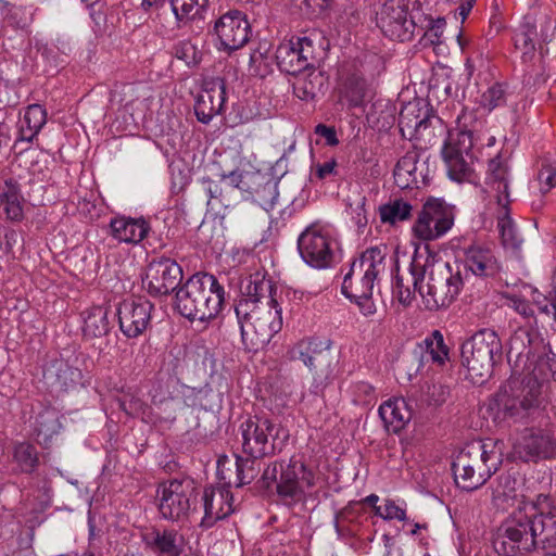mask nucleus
I'll list each match as a JSON object with an SVG mask.
<instances>
[{"label":"nucleus","instance_id":"nucleus-1","mask_svg":"<svg viewBox=\"0 0 556 556\" xmlns=\"http://www.w3.org/2000/svg\"><path fill=\"white\" fill-rule=\"evenodd\" d=\"M266 488L276 483L280 501L293 507L304 504L325 483V476L316 459L305 454L293 455L288 463L273 462L262 475Z\"/></svg>","mask_w":556,"mask_h":556},{"label":"nucleus","instance_id":"nucleus-2","mask_svg":"<svg viewBox=\"0 0 556 556\" xmlns=\"http://www.w3.org/2000/svg\"><path fill=\"white\" fill-rule=\"evenodd\" d=\"M224 302L225 289L217 278L198 273L176 292L175 307L189 320L207 321L218 316Z\"/></svg>","mask_w":556,"mask_h":556},{"label":"nucleus","instance_id":"nucleus-3","mask_svg":"<svg viewBox=\"0 0 556 556\" xmlns=\"http://www.w3.org/2000/svg\"><path fill=\"white\" fill-rule=\"evenodd\" d=\"M497 414L494 419H511L515 422L545 416L548 399L543 383L534 377L510 379L496 395Z\"/></svg>","mask_w":556,"mask_h":556},{"label":"nucleus","instance_id":"nucleus-4","mask_svg":"<svg viewBox=\"0 0 556 556\" xmlns=\"http://www.w3.org/2000/svg\"><path fill=\"white\" fill-rule=\"evenodd\" d=\"M235 311L242 341L249 351L262 350L282 328L281 308L276 300L265 303L238 301Z\"/></svg>","mask_w":556,"mask_h":556},{"label":"nucleus","instance_id":"nucleus-5","mask_svg":"<svg viewBox=\"0 0 556 556\" xmlns=\"http://www.w3.org/2000/svg\"><path fill=\"white\" fill-rule=\"evenodd\" d=\"M422 274L425 280L420 295L429 311L450 306L458 296L465 281L458 262H427L424 264Z\"/></svg>","mask_w":556,"mask_h":556},{"label":"nucleus","instance_id":"nucleus-6","mask_svg":"<svg viewBox=\"0 0 556 556\" xmlns=\"http://www.w3.org/2000/svg\"><path fill=\"white\" fill-rule=\"evenodd\" d=\"M501 356L502 342L492 329H481L462 344V364L476 384L491 377L496 357Z\"/></svg>","mask_w":556,"mask_h":556},{"label":"nucleus","instance_id":"nucleus-7","mask_svg":"<svg viewBox=\"0 0 556 556\" xmlns=\"http://www.w3.org/2000/svg\"><path fill=\"white\" fill-rule=\"evenodd\" d=\"M425 22L418 0H388L376 13V25L391 40H410Z\"/></svg>","mask_w":556,"mask_h":556},{"label":"nucleus","instance_id":"nucleus-8","mask_svg":"<svg viewBox=\"0 0 556 556\" xmlns=\"http://www.w3.org/2000/svg\"><path fill=\"white\" fill-rule=\"evenodd\" d=\"M386 245L371 247L353 261L341 288L346 298L352 301H358L359 298H371L379 275L386 269Z\"/></svg>","mask_w":556,"mask_h":556},{"label":"nucleus","instance_id":"nucleus-9","mask_svg":"<svg viewBox=\"0 0 556 556\" xmlns=\"http://www.w3.org/2000/svg\"><path fill=\"white\" fill-rule=\"evenodd\" d=\"M476 144L477 138L471 129H456L448 132L442 148V157L452 180L470 184L479 180L475 168Z\"/></svg>","mask_w":556,"mask_h":556},{"label":"nucleus","instance_id":"nucleus-10","mask_svg":"<svg viewBox=\"0 0 556 556\" xmlns=\"http://www.w3.org/2000/svg\"><path fill=\"white\" fill-rule=\"evenodd\" d=\"M534 504H523L502 522L498 539L495 541L497 553L517 556L519 553L531 552L534 548Z\"/></svg>","mask_w":556,"mask_h":556},{"label":"nucleus","instance_id":"nucleus-11","mask_svg":"<svg viewBox=\"0 0 556 556\" xmlns=\"http://www.w3.org/2000/svg\"><path fill=\"white\" fill-rule=\"evenodd\" d=\"M486 447L488 444H482L457 457L453 470L459 488L466 491L477 490L496 472L501 456L493 450L488 451Z\"/></svg>","mask_w":556,"mask_h":556},{"label":"nucleus","instance_id":"nucleus-12","mask_svg":"<svg viewBox=\"0 0 556 556\" xmlns=\"http://www.w3.org/2000/svg\"><path fill=\"white\" fill-rule=\"evenodd\" d=\"M489 185L495 192L497 204V229L504 247L517 249L521 240L516 231L510 217L509 173L508 167L500 159H493L489 163Z\"/></svg>","mask_w":556,"mask_h":556},{"label":"nucleus","instance_id":"nucleus-13","mask_svg":"<svg viewBox=\"0 0 556 556\" xmlns=\"http://www.w3.org/2000/svg\"><path fill=\"white\" fill-rule=\"evenodd\" d=\"M156 498L163 519L185 523L194 509V482L188 478L163 481L156 489Z\"/></svg>","mask_w":556,"mask_h":556},{"label":"nucleus","instance_id":"nucleus-14","mask_svg":"<svg viewBox=\"0 0 556 556\" xmlns=\"http://www.w3.org/2000/svg\"><path fill=\"white\" fill-rule=\"evenodd\" d=\"M514 454L525 460L547 459L556 455V425L548 418H540L536 426L520 430L513 442Z\"/></svg>","mask_w":556,"mask_h":556},{"label":"nucleus","instance_id":"nucleus-15","mask_svg":"<svg viewBox=\"0 0 556 556\" xmlns=\"http://www.w3.org/2000/svg\"><path fill=\"white\" fill-rule=\"evenodd\" d=\"M336 248L332 229L319 222L307 226L298 239L302 260L316 269H325L333 264Z\"/></svg>","mask_w":556,"mask_h":556},{"label":"nucleus","instance_id":"nucleus-16","mask_svg":"<svg viewBox=\"0 0 556 556\" xmlns=\"http://www.w3.org/2000/svg\"><path fill=\"white\" fill-rule=\"evenodd\" d=\"M453 225L452 208L442 199L429 198L417 214L412 233L421 242L435 241L445 236Z\"/></svg>","mask_w":556,"mask_h":556},{"label":"nucleus","instance_id":"nucleus-17","mask_svg":"<svg viewBox=\"0 0 556 556\" xmlns=\"http://www.w3.org/2000/svg\"><path fill=\"white\" fill-rule=\"evenodd\" d=\"M242 451L252 458H262L276 452L275 441L281 426L267 417L253 416L240 425Z\"/></svg>","mask_w":556,"mask_h":556},{"label":"nucleus","instance_id":"nucleus-18","mask_svg":"<svg viewBox=\"0 0 556 556\" xmlns=\"http://www.w3.org/2000/svg\"><path fill=\"white\" fill-rule=\"evenodd\" d=\"M276 61L280 71L299 75L315 67L317 63L314 42L308 37H292L282 41L276 50Z\"/></svg>","mask_w":556,"mask_h":556},{"label":"nucleus","instance_id":"nucleus-19","mask_svg":"<svg viewBox=\"0 0 556 556\" xmlns=\"http://www.w3.org/2000/svg\"><path fill=\"white\" fill-rule=\"evenodd\" d=\"M182 279L180 265L170 258L153 260L146 268L143 288L153 296L167 295L177 289Z\"/></svg>","mask_w":556,"mask_h":556},{"label":"nucleus","instance_id":"nucleus-20","mask_svg":"<svg viewBox=\"0 0 556 556\" xmlns=\"http://www.w3.org/2000/svg\"><path fill=\"white\" fill-rule=\"evenodd\" d=\"M219 50L231 52L242 48L250 39L251 26L244 13L231 10L223 14L214 25Z\"/></svg>","mask_w":556,"mask_h":556},{"label":"nucleus","instance_id":"nucleus-21","mask_svg":"<svg viewBox=\"0 0 556 556\" xmlns=\"http://www.w3.org/2000/svg\"><path fill=\"white\" fill-rule=\"evenodd\" d=\"M153 304L143 298L126 299L117 307L118 325L122 333L135 339L141 336L151 324Z\"/></svg>","mask_w":556,"mask_h":556},{"label":"nucleus","instance_id":"nucleus-22","mask_svg":"<svg viewBox=\"0 0 556 556\" xmlns=\"http://www.w3.org/2000/svg\"><path fill=\"white\" fill-rule=\"evenodd\" d=\"M140 538L144 548L155 556H187L185 538L176 529L153 526L146 528Z\"/></svg>","mask_w":556,"mask_h":556},{"label":"nucleus","instance_id":"nucleus-23","mask_svg":"<svg viewBox=\"0 0 556 556\" xmlns=\"http://www.w3.org/2000/svg\"><path fill=\"white\" fill-rule=\"evenodd\" d=\"M204 516L200 526L204 529L213 527L218 520L231 515L236 507L232 493L227 485L206 486L202 495Z\"/></svg>","mask_w":556,"mask_h":556},{"label":"nucleus","instance_id":"nucleus-24","mask_svg":"<svg viewBox=\"0 0 556 556\" xmlns=\"http://www.w3.org/2000/svg\"><path fill=\"white\" fill-rule=\"evenodd\" d=\"M462 270L465 269L466 279L471 273L476 277L488 278L496 276L501 270V263L495 251L483 243H473L465 250Z\"/></svg>","mask_w":556,"mask_h":556},{"label":"nucleus","instance_id":"nucleus-25","mask_svg":"<svg viewBox=\"0 0 556 556\" xmlns=\"http://www.w3.org/2000/svg\"><path fill=\"white\" fill-rule=\"evenodd\" d=\"M110 236L119 243L138 244L151 231L150 223L142 216L116 215L109 224Z\"/></svg>","mask_w":556,"mask_h":556},{"label":"nucleus","instance_id":"nucleus-26","mask_svg":"<svg viewBox=\"0 0 556 556\" xmlns=\"http://www.w3.org/2000/svg\"><path fill=\"white\" fill-rule=\"evenodd\" d=\"M226 101V89L223 81L212 83L198 96L194 113L199 122L208 124L212 118L222 112Z\"/></svg>","mask_w":556,"mask_h":556},{"label":"nucleus","instance_id":"nucleus-27","mask_svg":"<svg viewBox=\"0 0 556 556\" xmlns=\"http://www.w3.org/2000/svg\"><path fill=\"white\" fill-rule=\"evenodd\" d=\"M534 548L541 547L546 554L556 556V514L553 511L533 514Z\"/></svg>","mask_w":556,"mask_h":556},{"label":"nucleus","instance_id":"nucleus-28","mask_svg":"<svg viewBox=\"0 0 556 556\" xmlns=\"http://www.w3.org/2000/svg\"><path fill=\"white\" fill-rule=\"evenodd\" d=\"M424 265L419 262L414 261L410 264L409 270L404 275L397 273L394 279L393 290L397 296V300L403 305L407 306L412 303L415 292L420 293V289L424 286Z\"/></svg>","mask_w":556,"mask_h":556},{"label":"nucleus","instance_id":"nucleus-29","mask_svg":"<svg viewBox=\"0 0 556 556\" xmlns=\"http://www.w3.org/2000/svg\"><path fill=\"white\" fill-rule=\"evenodd\" d=\"M110 307L105 305H92L81 312L83 336L86 339H96L106 336L111 329L109 319Z\"/></svg>","mask_w":556,"mask_h":556},{"label":"nucleus","instance_id":"nucleus-30","mask_svg":"<svg viewBox=\"0 0 556 556\" xmlns=\"http://www.w3.org/2000/svg\"><path fill=\"white\" fill-rule=\"evenodd\" d=\"M379 416L386 429L392 433H399L410 420V410L402 397H393L383 402L379 407Z\"/></svg>","mask_w":556,"mask_h":556},{"label":"nucleus","instance_id":"nucleus-31","mask_svg":"<svg viewBox=\"0 0 556 556\" xmlns=\"http://www.w3.org/2000/svg\"><path fill=\"white\" fill-rule=\"evenodd\" d=\"M306 344L312 363L311 372L317 377L327 378L331 371V340L311 337L306 338Z\"/></svg>","mask_w":556,"mask_h":556},{"label":"nucleus","instance_id":"nucleus-32","mask_svg":"<svg viewBox=\"0 0 556 556\" xmlns=\"http://www.w3.org/2000/svg\"><path fill=\"white\" fill-rule=\"evenodd\" d=\"M428 126V110L419 106V103H408L401 110L399 127L404 137L409 136L412 138Z\"/></svg>","mask_w":556,"mask_h":556},{"label":"nucleus","instance_id":"nucleus-33","mask_svg":"<svg viewBox=\"0 0 556 556\" xmlns=\"http://www.w3.org/2000/svg\"><path fill=\"white\" fill-rule=\"evenodd\" d=\"M23 201L18 184L13 179L5 180L0 188V206L10 220L20 222L23 219Z\"/></svg>","mask_w":556,"mask_h":556},{"label":"nucleus","instance_id":"nucleus-34","mask_svg":"<svg viewBox=\"0 0 556 556\" xmlns=\"http://www.w3.org/2000/svg\"><path fill=\"white\" fill-rule=\"evenodd\" d=\"M47 123V111L40 104H30L25 109L18 123L20 140L30 142Z\"/></svg>","mask_w":556,"mask_h":556},{"label":"nucleus","instance_id":"nucleus-35","mask_svg":"<svg viewBox=\"0 0 556 556\" xmlns=\"http://www.w3.org/2000/svg\"><path fill=\"white\" fill-rule=\"evenodd\" d=\"M293 85L294 94L304 101L314 100L323 90L325 77L315 67L298 75Z\"/></svg>","mask_w":556,"mask_h":556},{"label":"nucleus","instance_id":"nucleus-36","mask_svg":"<svg viewBox=\"0 0 556 556\" xmlns=\"http://www.w3.org/2000/svg\"><path fill=\"white\" fill-rule=\"evenodd\" d=\"M61 429L59 413L53 407L43 408L35 419V432L41 443L47 444Z\"/></svg>","mask_w":556,"mask_h":556},{"label":"nucleus","instance_id":"nucleus-37","mask_svg":"<svg viewBox=\"0 0 556 556\" xmlns=\"http://www.w3.org/2000/svg\"><path fill=\"white\" fill-rule=\"evenodd\" d=\"M413 206L403 199H391L379 206V217L382 224L395 225L412 217Z\"/></svg>","mask_w":556,"mask_h":556},{"label":"nucleus","instance_id":"nucleus-38","mask_svg":"<svg viewBox=\"0 0 556 556\" xmlns=\"http://www.w3.org/2000/svg\"><path fill=\"white\" fill-rule=\"evenodd\" d=\"M248 300L254 303H265L267 300H275L271 281L258 275L251 277L239 301Z\"/></svg>","mask_w":556,"mask_h":556},{"label":"nucleus","instance_id":"nucleus-39","mask_svg":"<svg viewBox=\"0 0 556 556\" xmlns=\"http://www.w3.org/2000/svg\"><path fill=\"white\" fill-rule=\"evenodd\" d=\"M369 86L368 79L362 73H352L343 85L344 97L351 105L357 106L366 97Z\"/></svg>","mask_w":556,"mask_h":556},{"label":"nucleus","instance_id":"nucleus-40","mask_svg":"<svg viewBox=\"0 0 556 556\" xmlns=\"http://www.w3.org/2000/svg\"><path fill=\"white\" fill-rule=\"evenodd\" d=\"M119 408L125 412L126 415L140 418L143 422L152 424L155 421L152 408L135 394H126L119 400Z\"/></svg>","mask_w":556,"mask_h":556},{"label":"nucleus","instance_id":"nucleus-41","mask_svg":"<svg viewBox=\"0 0 556 556\" xmlns=\"http://www.w3.org/2000/svg\"><path fill=\"white\" fill-rule=\"evenodd\" d=\"M13 459L20 470L25 473L33 472L39 464L38 452L36 447L28 442H20L14 445Z\"/></svg>","mask_w":556,"mask_h":556},{"label":"nucleus","instance_id":"nucleus-42","mask_svg":"<svg viewBox=\"0 0 556 556\" xmlns=\"http://www.w3.org/2000/svg\"><path fill=\"white\" fill-rule=\"evenodd\" d=\"M536 28L534 25H523L514 36L516 49L520 50L523 62L532 61L535 53L534 38Z\"/></svg>","mask_w":556,"mask_h":556},{"label":"nucleus","instance_id":"nucleus-43","mask_svg":"<svg viewBox=\"0 0 556 556\" xmlns=\"http://www.w3.org/2000/svg\"><path fill=\"white\" fill-rule=\"evenodd\" d=\"M445 25V18H431L425 14V22H421V26H417L416 33L424 31V36L421 38V43L424 46L440 45L442 42V35Z\"/></svg>","mask_w":556,"mask_h":556},{"label":"nucleus","instance_id":"nucleus-44","mask_svg":"<svg viewBox=\"0 0 556 556\" xmlns=\"http://www.w3.org/2000/svg\"><path fill=\"white\" fill-rule=\"evenodd\" d=\"M208 0H170L172 10L178 21L193 20L206 9Z\"/></svg>","mask_w":556,"mask_h":556},{"label":"nucleus","instance_id":"nucleus-45","mask_svg":"<svg viewBox=\"0 0 556 556\" xmlns=\"http://www.w3.org/2000/svg\"><path fill=\"white\" fill-rule=\"evenodd\" d=\"M256 458L248 457L242 458L237 456L236 466V478L233 484L236 486H243L251 483L260 472V468L255 462Z\"/></svg>","mask_w":556,"mask_h":556},{"label":"nucleus","instance_id":"nucleus-46","mask_svg":"<svg viewBox=\"0 0 556 556\" xmlns=\"http://www.w3.org/2000/svg\"><path fill=\"white\" fill-rule=\"evenodd\" d=\"M406 510V504L404 502L396 503L394 500L386 498L379 507H376V516L386 521L397 520L405 522L408 520Z\"/></svg>","mask_w":556,"mask_h":556},{"label":"nucleus","instance_id":"nucleus-47","mask_svg":"<svg viewBox=\"0 0 556 556\" xmlns=\"http://www.w3.org/2000/svg\"><path fill=\"white\" fill-rule=\"evenodd\" d=\"M426 353L431 359L440 365L448 357V349L444 342L443 334L439 330H434L430 337L425 339Z\"/></svg>","mask_w":556,"mask_h":556},{"label":"nucleus","instance_id":"nucleus-48","mask_svg":"<svg viewBox=\"0 0 556 556\" xmlns=\"http://www.w3.org/2000/svg\"><path fill=\"white\" fill-rule=\"evenodd\" d=\"M506 102V92L504 86L494 84L490 86L480 97L479 105L481 109L490 113L496 108L504 105Z\"/></svg>","mask_w":556,"mask_h":556},{"label":"nucleus","instance_id":"nucleus-49","mask_svg":"<svg viewBox=\"0 0 556 556\" xmlns=\"http://www.w3.org/2000/svg\"><path fill=\"white\" fill-rule=\"evenodd\" d=\"M416 169V156L414 154L407 153L402 156L394 168V177L397 184L407 187L409 185V177L414 176Z\"/></svg>","mask_w":556,"mask_h":556},{"label":"nucleus","instance_id":"nucleus-50","mask_svg":"<svg viewBox=\"0 0 556 556\" xmlns=\"http://www.w3.org/2000/svg\"><path fill=\"white\" fill-rule=\"evenodd\" d=\"M81 377L80 369L67 364L61 365L56 375L59 383L66 390L76 387L80 382Z\"/></svg>","mask_w":556,"mask_h":556},{"label":"nucleus","instance_id":"nucleus-51","mask_svg":"<svg viewBox=\"0 0 556 556\" xmlns=\"http://www.w3.org/2000/svg\"><path fill=\"white\" fill-rule=\"evenodd\" d=\"M538 181L540 192L542 194L548 193L556 187V168L549 164H543L538 172Z\"/></svg>","mask_w":556,"mask_h":556},{"label":"nucleus","instance_id":"nucleus-52","mask_svg":"<svg viewBox=\"0 0 556 556\" xmlns=\"http://www.w3.org/2000/svg\"><path fill=\"white\" fill-rule=\"evenodd\" d=\"M494 491L495 497H514L517 486V479L510 473L501 475Z\"/></svg>","mask_w":556,"mask_h":556},{"label":"nucleus","instance_id":"nucleus-53","mask_svg":"<svg viewBox=\"0 0 556 556\" xmlns=\"http://www.w3.org/2000/svg\"><path fill=\"white\" fill-rule=\"evenodd\" d=\"M306 344V338L298 341L295 344H293L287 352V356L290 361H301L303 364L307 367V369L311 371V358L308 356V351Z\"/></svg>","mask_w":556,"mask_h":556},{"label":"nucleus","instance_id":"nucleus-54","mask_svg":"<svg viewBox=\"0 0 556 556\" xmlns=\"http://www.w3.org/2000/svg\"><path fill=\"white\" fill-rule=\"evenodd\" d=\"M354 401L358 404H370L375 400V389L365 381L356 382L353 386Z\"/></svg>","mask_w":556,"mask_h":556},{"label":"nucleus","instance_id":"nucleus-55","mask_svg":"<svg viewBox=\"0 0 556 556\" xmlns=\"http://www.w3.org/2000/svg\"><path fill=\"white\" fill-rule=\"evenodd\" d=\"M315 134L323 137L326 140L327 144L331 147L337 146L339 143L334 127L318 124L315 127Z\"/></svg>","mask_w":556,"mask_h":556},{"label":"nucleus","instance_id":"nucleus-56","mask_svg":"<svg viewBox=\"0 0 556 556\" xmlns=\"http://www.w3.org/2000/svg\"><path fill=\"white\" fill-rule=\"evenodd\" d=\"M337 162L334 159H329L324 163H318L315 165V175L319 179H325L328 176L336 173Z\"/></svg>","mask_w":556,"mask_h":556},{"label":"nucleus","instance_id":"nucleus-57","mask_svg":"<svg viewBox=\"0 0 556 556\" xmlns=\"http://www.w3.org/2000/svg\"><path fill=\"white\" fill-rule=\"evenodd\" d=\"M22 14H23L22 8L10 3L9 8L4 11V14H1V16L10 25L20 26V24H21L20 17Z\"/></svg>","mask_w":556,"mask_h":556},{"label":"nucleus","instance_id":"nucleus-58","mask_svg":"<svg viewBox=\"0 0 556 556\" xmlns=\"http://www.w3.org/2000/svg\"><path fill=\"white\" fill-rule=\"evenodd\" d=\"M511 304L514 309L521 316L526 318L533 317V309L526 300L520 298H513Z\"/></svg>","mask_w":556,"mask_h":556},{"label":"nucleus","instance_id":"nucleus-59","mask_svg":"<svg viewBox=\"0 0 556 556\" xmlns=\"http://www.w3.org/2000/svg\"><path fill=\"white\" fill-rule=\"evenodd\" d=\"M477 0H460L459 4L456 9V14L460 16L462 23L467 18L469 13L471 12Z\"/></svg>","mask_w":556,"mask_h":556},{"label":"nucleus","instance_id":"nucleus-60","mask_svg":"<svg viewBox=\"0 0 556 556\" xmlns=\"http://www.w3.org/2000/svg\"><path fill=\"white\" fill-rule=\"evenodd\" d=\"M355 302L358 304L365 316H370L376 312V306L371 301V298H359V300Z\"/></svg>","mask_w":556,"mask_h":556},{"label":"nucleus","instance_id":"nucleus-61","mask_svg":"<svg viewBox=\"0 0 556 556\" xmlns=\"http://www.w3.org/2000/svg\"><path fill=\"white\" fill-rule=\"evenodd\" d=\"M223 178L226 179L232 187L241 188L240 185L242 182V175L240 173L231 172L228 175H224Z\"/></svg>","mask_w":556,"mask_h":556},{"label":"nucleus","instance_id":"nucleus-62","mask_svg":"<svg viewBox=\"0 0 556 556\" xmlns=\"http://www.w3.org/2000/svg\"><path fill=\"white\" fill-rule=\"evenodd\" d=\"M329 0H303L307 8H319L323 9Z\"/></svg>","mask_w":556,"mask_h":556},{"label":"nucleus","instance_id":"nucleus-63","mask_svg":"<svg viewBox=\"0 0 556 556\" xmlns=\"http://www.w3.org/2000/svg\"><path fill=\"white\" fill-rule=\"evenodd\" d=\"M378 501H379L378 495L370 494V495L366 496L365 498H363L362 503H366V504L372 506L374 510L376 511V507H379V505H377Z\"/></svg>","mask_w":556,"mask_h":556},{"label":"nucleus","instance_id":"nucleus-64","mask_svg":"<svg viewBox=\"0 0 556 556\" xmlns=\"http://www.w3.org/2000/svg\"><path fill=\"white\" fill-rule=\"evenodd\" d=\"M10 141V136L8 130L3 127H0V148L3 146H8Z\"/></svg>","mask_w":556,"mask_h":556}]
</instances>
